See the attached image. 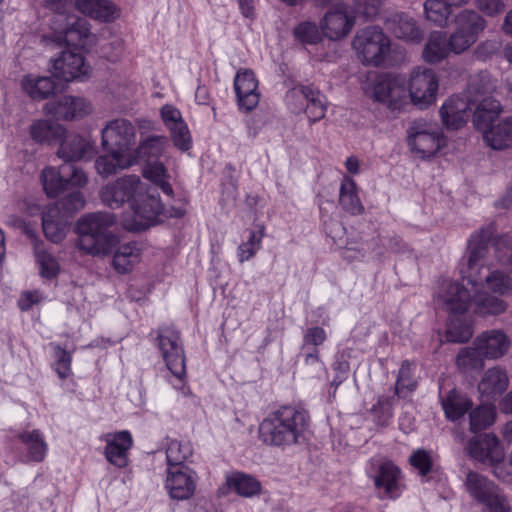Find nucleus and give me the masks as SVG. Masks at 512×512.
<instances>
[{
	"instance_id": "f257e3e1",
	"label": "nucleus",
	"mask_w": 512,
	"mask_h": 512,
	"mask_svg": "<svg viewBox=\"0 0 512 512\" xmlns=\"http://www.w3.org/2000/svg\"><path fill=\"white\" fill-rule=\"evenodd\" d=\"M101 201L112 209L128 204L134 212L131 230H141L152 225L163 207L158 197L149 193L148 186L139 176L129 174L104 185L100 190Z\"/></svg>"
},
{
	"instance_id": "f03ea898",
	"label": "nucleus",
	"mask_w": 512,
	"mask_h": 512,
	"mask_svg": "<svg viewBox=\"0 0 512 512\" xmlns=\"http://www.w3.org/2000/svg\"><path fill=\"white\" fill-rule=\"evenodd\" d=\"M306 410L285 405L270 412L259 425V439L268 446L288 447L300 442L309 426Z\"/></svg>"
},
{
	"instance_id": "7ed1b4c3",
	"label": "nucleus",
	"mask_w": 512,
	"mask_h": 512,
	"mask_svg": "<svg viewBox=\"0 0 512 512\" xmlns=\"http://www.w3.org/2000/svg\"><path fill=\"white\" fill-rule=\"evenodd\" d=\"M114 221L113 214L107 212H97L81 217L77 221L76 247L92 256L109 254L114 244V236L108 229Z\"/></svg>"
},
{
	"instance_id": "20e7f679",
	"label": "nucleus",
	"mask_w": 512,
	"mask_h": 512,
	"mask_svg": "<svg viewBox=\"0 0 512 512\" xmlns=\"http://www.w3.org/2000/svg\"><path fill=\"white\" fill-rule=\"evenodd\" d=\"M492 234L491 228L483 227L474 232L468 239L464 256L466 262L461 269V273L474 286L482 281V270L485 268L490 270L493 265L490 261L489 247Z\"/></svg>"
},
{
	"instance_id": "39448f33",
	"label": "nucleus",
	"mask_w": 512,
	"mask_h": 512,
	"mask_svg": "<svg viewBox=\"0 0 512 512\" xmlns=\"http://www.w3.org/2000/svg\"><path fill=\"white\" fill-rule=\"evenodd\" d=\"M353 48L365 65L379 66L390 51V39L376 26L358 31L353 39Z\"/></svg>"
},
{
	"instance_id": "423d86ee",
	"label": "nucleus",
	"mask_w": 512,
	"mask_h": 512,
	"mask_svg": "<svg viewBox=\"0 0 512 512\" xmlns=\"http://www.w3.org/2000/svg\"><path fill=\"white\" fill-rule=\"evenodd\" d=\"M456 29L451 33L448 44L451 53L459 55L467 51L485 29L486 20L475 10L464 9L455 16Z\"/></svg>"
},
{
	"instance_id": "0eeeda50",
	"label": "nucleus",
	"mask_w": 512,
	"mask_h": 512,
	"mask_svg": "<svg viewBox=\"0 0 512 512\" xmlns=\"http://www.w3.org/2000/svg\"><path fill=\"white\" fill-rule=\"evenodd\" d=\"M407 84L408 96L414 106L423 110L435 104L439 77L433 69L424 66L414 67Z\"/></svg>"
},
{
	"instance_id": "6e6552de",
	"label": "nucleus",
	"mask_w": 512,
	"mask_h": 512,
	"mask_svg": "<svg viewBox=\"0 0 512 512\" xmlns=\"http://www.w3.org/2000/svg\"><path fill=\"white\" fill-rule=\"evenodd\" d=\"M407 140L411 151L420 158L433 156L444 145L443 135L437 125L423 119L411 122Z\"/></svg>"
},
{
	"instance_id": "1a4fd4ad",
	"label": "nucleus",
	"mask_w": 512,
	"mask_h": 512,
	"mask_svg": "<svg viewBox=\"0 0 512 512\" xmlns=\"http://www.w3.org/2000/svg\"><path fill=\"white\" fill-rule=\"evenodd\" d=\"M157 346L167 368L177 378L186 375V359L180 332L170 326H162L157 332Z\"/></svg>"
},
{
	"instance_id": "9d476101",
	"label": "nucleus",
	"mask_w": 512,
	"mask_h": 512,
	"mask_svg": "<svg viewBox=\"0 0 512 512\" xmlns=\"http://www.w3.org/2000/svg\"><path fill=\"white\" fill-rule=\"evenodd\" d=\"M372 96L392 111H400L408 105V90L404 78L399 75L378 76L373 85Z\"/></svg>"
},
{
	"instance_id": "9b49d317",
	"label": "nucleus",
	"mask_w": 512,
	"mask_h": 512,
	"mask_svg": "<svg viewBox=\"0 0 512 512\" xmlns=\"http://www.w3.org/2000/svg\"><path fill=\"white\" fill-rule=\"evenodd\" d=\"M475 92H478V83L476 80H473L470 82L467 90L468 96L452 95L444 101L440 107L439 114L443 125L447 129L457 130L468 121L471 103L477 101L473 97Z\"/></svg>"
},
{
	"instance_id": "f8f14e48",
	"label": "nucleus",
	"mask_w": 512,
	"mask_h": 512,
	"mask_svg": "<svg viewBox=\"0 0 512 512\" xmlns=\"http://www.w3.org/2000/svg\"><path fill=\"white\" fill-rule=\"evenodd\" d=\"M136 126L125 118L109 121L102 129V145L129 154L136 144Z\"/></svg>"
},
{
	"instance_id": "ddd939ff",
	"label": "nucleus",
	"mask_w": 512,
	"mask_h": 512,
	"mask_svg": "<svg viewBox=\"0 0 512 512\" xmlns=\"http://www.w3.org/2000/svg\"><path fill=\"white\" fill-rule=\"evenodd\" d=\"M197 473L186 465L167 468L165 489L171 499L183 501L190 499L196 490Z\"/></svg>"
},
{
	"instance_id": "4468645a",
	"label": "nucleus",
	"mask_w": 512,
	"mask_h": 512,
	"mask_svg": "<svg viewBox=\"0 0 512 512\" xmlns=\"http://www.w3.org/2000/svg\"><path fill=\"white\" fill-rule=\"evenodd\" d=\"M469 455L489 466L495 467V475L502 477L500 472V464L504 459V450L499 439L493 434H483L473 438L468 445Z\"/></svg>"
},
{
	"instance_id": "2eb2a0df",
	"label": "nucleus",
	"mask_w": 512,
	"mask_h": 512,
	"mask_svg": "<svg viewBox=\"0 0 512 512\" xmlns=\"http://www.w3.org/2000/svg\"><path fill=\"white\" fill-rule=\"evenodd\" d=\"M354 26V17L348 14V7L339 3L330 8L320 21L322 34L330 40L346 37Z\"/></svg>"
},
{
	"instance_id": "dca6fc26",
	"label": "nucleus",
	"mask_w": 512,
	"mask_h": 512,
	"mask_svg": "<svg viewBox=\"0 0 512 512\" xmlns=\"http://www.w3.org/2000/svg\"><path fill=\"white\" fill-rule=\"evenodd\" d=\"M471 301L468 290L453 280H443L436 295L437 304L450 313H463Z\"/></svg>"
},
{
	"instance_id": "f3484780",
	"label": "nucleus",
	"mask_w": 512,
	"mask_h": 512,
	"mask_svg": "<svg viewBox=\"0 0 512 512\" xmlns=\"http://www.w3.org/2000/svg\"><path fill=\"white\" fill-rule=\"evenodd\" d=\"M53 75L66 82L82 79L89 73V65L85 63L84 57L76 50L63 51L60 57L53 60Z\"/></svg>"
},
{
	"instance_id": "a211bd4d",
	"label": "nucleus",
	"mask_w": 512,
	"mask_h": 512,
	"mask_svg": "<svg viewBox=\"0 0 512 512\" xmlns=\"http://www.w3.org/2000/svg\"><path fill=\"white\" fill-rule=\"evenodd\" d=\"M43 111L58 120H73L88 115L92 107L84 98L66 95L55 102L46 103Z\"/></svg>"
},
{
	"instance_id": "6ab92c4d",
	"label": "nucleus",
	"mask_w": 512,
	"mask_h": 512,
	"mask_svg": "<svg viewBox=\"0 0 512 512\" xmlns=\"http://www.w3.org/2000/svg\"><path fill=\"white\" fill-rule=\"evenodd\" d=\"M52 29L57 34L58 40H63L67 45H83L84 40L90 35V25L84 18L74 14L65 16V19L52 22Z\"/></svg>"
},
{
	"instance_id": "aec40b11",
	"label": "nucleus",
	"mask_w": 512,
	"mask_h": 512,
	"mask_svg": "<svg viewBox=\"0 0 512 512\" xmlns=\"http://www.w3.org/2000/svg\"><path fill=\"white\" fill-rule=\"evenodd\" d=\"M168 146V139L164 135H151L140 138L136 147H133L125 160L126 165H132L143 161L146 163L158 161Z\"/></svg>"
},
{
	"instance_id": "412c9836",
	"label": "nucleus",
	"mask_w": 512,
	"mask_h": 512,
	"mask_svg": "<svg viewBox=\"0 0 512 512\" xmlns=\"http://www.w3.org/2000/svg\"><path fill=\"white\" fill-rule=\"evenodd\" d=\"M474 345L486 360H497L507 354L511 340L503 330L491 329L480 333L474 339Z\"/></svg>"
},
{
	"instance_id": "4be33fe9",
	"label": "nucleus",
	"mask_w": 512,
	"mask_h": 512,
	"mask_svg": "<svg viewBox=\"0 0 512 512\" xmlns=\"http://www.w3.org/2000/svg\"><path fill=\"white\" fill-rule=\"evenodd\" d=\"M234 89L240 109L253 110L260 101L258 81L252 70L243 69L237 72L234 78Z\"/></svg>"
},
{
	"instance_id": "5701e85b",
	"label": "nucleus",
	"mask_w": 512,
	"mask_h": 512,
	"mask_svg": "<svg viewBox=\"0 0 512 512\" xmlns=\"http://www.w3.org/2000/svg\"><path fill=\"white\" fill-rule=\"evenodd\" d=\"M70 220L67 213H62L59 204L47 208L42 217L45 237L53 243H60L66 237L71 223Z\"/></svg>"
},
{
	"instance_id": "b1692460",
	"label": "nucleus",
	"mask_w": 512,
	"mask_h": 512,
	"mask_svg": "<svg viewBox=\"0 0 512 512\" xmlns=\"http://www.w3.org/2000/svg\"><path fill=\"white\" fill-rule=\"evenodd\" d=\"M58 143L57 156L65 162L79 161L92 156V143L79 134L68 133L65 130V136Z\"/></svg>"
},
{
	"instance_id": "393cba45",
	"label": "nucleus",
	"mask_w": 512,
	"mask_h": 512,
	"mask_svg": "<svg viewBox=\"0 0 512 512\" xmlns=\"http://www.w3.org/2000/svg\"><path fill=\"white\" fill-rule=\"evenodd\" d=\"M105 456L107 460L117 466L125 467L128 463V451L132 447V436L128 431L109 433L105 436Z\"/></svg>"
},
{
	"instance_id": "a878e982",
	"label": "nucleus",
	"mask_w": 512,
	"mask_h": 512,
	"mask_svg": "<svg viewBox=\"0 0 512 512\" xmlns=\"http://www.w3.org/2000/svg\"><path fill=\"white\" fill-rule=\"evenodd\" d=\"M508 386L509 376L507 371L500 366H494L484 372L477 388L482 398L493 400L502 395Z\"/></svg>"
},
{
	"instance_id": "bb28decb",
	"label": "nucleus",
	"mask_w": 512,
	"mask_h": 512,
	"mask_svg": "<svg viewBox=\"0 0 512 512\" xmlns=\"http://www.w3.org/2000/svg\"><path fill=\"white\" fill-rule=\"evenodd\" d=\"M75 8L99 22H111L120 15L119 8L110 0H75Z\"/></svg>"
},
{
	"instance_id": "cd10ccee",
	"label": "nucleus",
	"mask_w": 512,
	"mask_h": 512,
	"mask_svg": "<svg viewBox=\"0 0 512 512\" xmlns=\"http://www.w3.org/2000/svg\"><path fill=\"white\" fill-rule=\"evenodd\" d=\"M374 482L378 489H383L385 497H398L401 490V471L393 462L385 460L380 464Z\"/></svg>"
},
{
	"instance_id": "c85d7f7f",
	"label": "nucleus",
	"mask_w": 512,
	"mask_h": 512,
	"mask_svg": "<svg viewBox=\"0 0 512 512\" xmlns=\"http://www.w3.org/2000/svg\"><path fill=\"white\" fill-rule=\"evenodd\" d=\"M446 33L433 31L423 47L422 59L428 64H438L450 55Z\"/></svg>"
},
{
	"instance_id": "c756f323",
	"label": "nucleus",
	"mask_w": 512,
	"mask_h": 512,
	"mask_svg": "<svg viewBox=\"0 0 512 512\" xmlns=\"http://www.w3.org/2000/svg\"><path fill=\"white\" fill-rule=\"evenodd\" d=\"M29 132L36 143L51 145L65 136V127L49 120L38 119L32 122Z\"/></svg>"
},
{
	"instance_id": "7c9ffc66",
	"label": "nucleus",
	"mask_w": 512,
	"mask_h": 512,
	"mask_svg": "<svg viewBox=\"0 0 512 512\" xmlns=\"http://www.w3.org/2000/svg\"><path fill=\"white\" fill-rule=\"evenodd\" d=\"M390 29L395 37L406 42L420 43L423 31L413 17L401 13L394 16Z\"/></svg>"
},
{
	"instance_id": "2f4dec72",
	"label": "nucleus",
	"mask_w": 512,
	"mask_h": 512,
	"mask_svg": "<svg viewBox=\"0 0 512 512\" xmlns=\"http://www.w3.org/2000/svg\"><path fill=\"white\" fill-rule=\"evenodd\" d=\"M339 204L344 211L353 216L361 215L364 212V206L357 193V184L348 175H345L341 181Z\"/></svg>"
},
{
	"instance_id": "473e14b6",
	"label": "nucleus",
	"mask_w": 512,
	"mask_h": 512,
	"mask_svg": "<svg viewBox=\"0 0 512 512\" xmlns=\"http://www.w3.org/2000/svg\"><path fill=\"white\" fill-rule=\"evenodd\" d=\"M441 405L446 418L456 421L472 408L473 403L466 395L452 389L442 397Z\"/></svg>"
},
{
	"instance_id": "72a5a7b5",
	"label": "nucleus",
	"mask_w": 512,
	"mask_h": 512,
	"mask_svg": "<svg viewBox=\"0 0 512 512\" xmlns=\"http://www.w3.org/2000/svg\"><path fill=\"white\" fill-rule=\"evenodd\" d=\"M474 311L479 315H500L504 313L508 304L497 294H490L488 291L479 290L473 296Z\"/></svg>"
},
{
	"instance_id": "f704fd0d",
	"label": "nucleus",
	"mask_w": 512,
	"mask_h": 512,
	"mask_svg": "<svg viewBox=\"0 0 512 512\" xmlns=\"http://www.w3.org/2000/svg\"><path fill=\"white\" fill-rule=\"evenodd\" d=\"M483 139L494 150L512 146V117L500 121L483 133Z\"/></svg>"
},
{
	"instance_id": "c9c22d12",
	"label": "nucleus",
	"mask_w": 512,
	"mask_h": 512,
	"mask_svg": "<svg viewBox=\"0 0 512 512\" xmlns=\"http://www.w3.org/2000/svg\"><path fill=\"white\" fill-rule=\"evenodd\" d=\"M501 112L500 103L492 98H484L476 107L473 115L475 127L482 131L489 130L493 122L498 118Z\"/></svg>"
},
{
	"instance_id": "e433bc0d",
	"label": "nucleus",
	"mask_w": 512,
	"mask_h": 512,
	"mask_svg": "<svg viewBox=\"0 0 512 512\" xmlns=\"http://www.w3.org/2000/svg\"><path fill=\"white\" fill-rule=\"evenodd\" d=\"M140 256L141 250L135 243L122 244L114 253L112 261L113 267L121 274L128 273L139 263Z\"/></svg>"
},
{
	"instance_id": "4c0bfd02",
	"label": "nucleus",
	"mask_w": 512,
	"mask_h": 512,
	"mask_svg": "<svg viewBox=\"0 0 512 512\" xmlns=\"http://www.w3.org/2000/svg\"><path fill=\"white\" fill-rule=\"evenodd\" d=\"M142 175L157 186L165 195L170 197L174 195L173 188L169 182L170 175L162 162L153 161L146 163L142 169Z\"/></svg>"
},
{
	"instance_id": "58836bf2",
	"label": "nucleus",
	"mask_w": 512,
	"mask_h": 512,
	"mask_svg": "<svg viewBox=\"0 0 512 512\" xmlns=\"http://www.w3.org/2000/svg\"><path fill=\"white\" fill-rule=\"evenodd\" d=\"M226 484L242 497H253L261 492V483L253 476L234 472L226 477Z\"/></svg>"
},
{
	"instance_id": "ea45409f",
	"label": "nucleus",
	"mask_w": 512,
	"mask_h": 512,
	"mask_svg": "<svg viewBox=\"0 0 512 512\" xmlns=\"http://www.w3.org/2000/svg\"><path fill=\"white\" fill-rule=\"evenodd\" d=\"M109 154L99 156L95 161V168L99 175L108 177L116 174L118 170H123L132 167L126 165V159L129 154L121 153L115 149H106Z\"/></svg>"
},
{
	"instance_id": "a19ab883",
	"label": "nucleus",
	"mask_w": 512,
	"mask_h": 512,
	"mask_svg": "<svg viewBox=\"0 0 512 512\" xmlns=\"http://www.w3.org/2000/svg\"><path fill=\"white\" fill-rule=\"evenodd\" d=\"M464 485L469 496L476 502L481 503L496 484L486 476L470 471L466 475Z\"/></svg>"
},
{
	"instance_id": "79ce46f5",
	"label": "nucleus",
	"mask_w": 512,
	"mask_h": 512,
	"mask_svg": "<svg viewBox=\"0 0 512 512\" xmlns=\"http://www.w3.org/2000/svg\"><path fill=\"white\" fill-rule=\"evenodd\" d=\"M22 87L35 100L48 98L56 88L52 78L32 76H27L22 80Z\"/></svg>"
},
{
	"instance_id": "37998d69",
	"label": "nucleus",
	"mask_w": 512,
	"mask_h": 512,
	"mask_svg": "<svg viewBox=\"0 0 512 512\" xmlns=\"http://www.w3.org/2000/svg\"><path fill=\"white\" fill-rule=\"evenodd\" d=\"M19 439L27 448V455L32 461L41 462L47 452V444L39 430L26 431L19 434Z\"/></svg>"
},
{
	"instance_id": "c03bdc74",
	"label": "nucleus",
	"mask_w": 512,
	"mask_h": 512,
	"mask_svg": "<svg viewBox=\"0 0 512 512\" xmlns=\"http://www.w3.org/2000/svg\"><path fill=\"white\" fill-rule=\"evenodd\" d=\"M486 358L480 353L474 342L471 346L462 348L456 357V365L463 373L479 370L484 367Z\"/></svg>"
},
{
	"instance_id": "a18cd8bd",
	"label": "nucleus",
	"mask_w": 512,
	"mask_h": 512,
	"mask_svg": "<svg viewBox=\"0 0 512 512\" xmlns=\"http://www.w3.org/2000/svg\"><path fill=\"white\" fill-rule=\"evenodd\" d=\"M485 287L499 296H508L512 293V276L498 269L488 270L484 277Z\"/></svg>"
},
{
	"instance_id": "49530a36",
	"label": "nucleus",
	"mask_w": 512,
	"mask_h": 512,
	"mask_svg": "<svg viewBox=\"0 0 512 512\" xmlns=\"http://www.w3.org/2000/svg\"><path fill=\"white\" fill-rule=\"evenodd\" d=\"M414 368L415 365L413 363L407 360L402 362L395 385L397 396L405 398L416 389L417 380L413 373Z\"/></svg>"
},
{
	"instance_id": "de8ad7c7",
	"label": "nucleus",
	"mask_w": 512,
	"mask_h": 512,
	"mask_svg": "<svg viewBox=\"0 0 512 512\" xmlns=\"http://www.w3.org/2000/svg\"><path fill=\"white\" fill-rule=\"evenodd\" d=\"M41 182L47 196L56 197L66 189L65 179L55 167H45L41 172Z\"/></svg>"
},
{
	"instance_id": "09e8293b",
	"label": "nucleus",
	"mask_w": 512,
	"mask_h": 512,
	"mask_svg": "<svg viewBox=\"0 0 512 512\" xmlns=\"http://www.w3.org/2000/svg\"><path fill=\"white\" fill-rule=\"evenodd\" d=\"M470 430L474 433L481 431L496 420V410L493 406L480 405L471 410L469 414Z\"/></svg>"
},
{
	"instance_id": "8fccbe9b",
	"label": "nucleus",
	"mask_w": 512,
	"mask_h": 512,
	"mask_svg": "<svg viewBox=\"0 0 512 512\" xmlns=\"http://www.w3.org/2000/svg\"><path fill=\"white\" fill-rule=\"evenodd\" d=\"M424 13L429 21L443 26L451 15V8L445 0H426L424 2Z\"/></svg>"
},
{
	"instance_id": "3c124183",
	"label": "nucleus",
	"mask_w": 512,
	"mask_h": 512,
	"mask_svg": "<svg viewBox=\"0 0 512 512\" xmlns=\"http://www.w3.org/2000/svg\"><path fill=\"white\" fill-rule=\"evenodd\" d=\"M305 112L312 122L321 120L326 114L325 96L315 87L312 88V97L307 98Z\"/></svg>"
},
{
	"instance_id": "603ef678",
	"label": "nucleus",
	"mask_w": 512,
	"mask_h": 512,
	"mask_svg": "<svg viewBox=\"0 0 512 512\" xmlns=\"http://www.w3.org/2000/svg\"><path fill=\"white\" fill-rule=\"evenodd\" d=\"M191 455L192 449L189 444H183L177 440H171L166 449L168 467L184 465V461Z\"/></svg>"
},
{
	"instance_id": "864d4df0",
	"label": "nucleus",
	"mask_w": 512,
	"mask_h": 512,
	"mask_svg": "<svg viewBox=\"0 0 512 512\" xmlns=\"http://www.w3.org/2000/svg\"><path fill=\"white\" fill-rule=\"evenodd\" d=\"M480 504H482L489 512L510 511L508 498L497 485L494 486L489 495L485 497Z\"/></svg>"
},
{
	"instance_id": "5fc2aeb1",
	"label": "nucleus",
	"mask_w": 512,
	"mask_h": 512,
	"mask_svg": "<svg viewBox=\"0 0 512 512\" xmlns=\"http://www.w3.org/2000/svg\"><path fill=\"white\" fill-rule=\"evenodd\" d=\"M480 504H482L489 512L510 511L508 498L497 485L494 486L489 495L485 497Z\"/></svg>"
},
{
	"instance_id": "6e6d98bb",
	"label": "nucleus",
	"mask_w": 512,
	"mask_h": 512,
	"mask_svg": "<svg viewBox=\"0 0 512 512\" xmlns=\"http://www.w3.org/2000/svg\"><path fill=\"white\" fill-rule=\"evenodd\" d=\"M311 85H296L291 88L285 96L287 105L294 111L302 110L307 102L308 97H312Z\"/></svg>"
},
{
	"instance_id": "4d7b16f0",
	"label": "nucleus",
	"mask_w": 512,
	"mask_h": 512,
	"mask_svg": "<svg viewBox=\"0 0 512 512\" xmlns=\"http://www.w3.org/2000/svg\"><path fill=\"white\" fill-rule=\"evenodd\" d=\"M293 34L303 44H316L321 40L318 26L311 21H304L296 25Z\"/></svg>"
},
{
	"instance_id": "13d9d810",
	"label": "nucleus",
	"mask_w": 512,
	"mask_h": 512,
	"mask_svg": "<svg viewBox=\"0 0 512 512\" xmlns=\"http://www.w3.org/2000/svg\"><path fill=\"white\" fill-rule=\"evenodd\" d=\"M393 398L388 396H381L371 409L374 421L378 425H387L393 416Z\"/></svg>"
},
{
	"instance_id": "bf43d9fd",
	"label": "nucleus",
	"mask_w": 512,
	"mask_h": 512,
	"mask_svg": "<svg viewBox=\"0 0 512 512\" xmlns=\"http://www.w3.org/2000/svg\"><path fill=\"white\" fill-rule=\"evenodd\" d=\"M263 232L251 231L247 242L238 246L237 256L241 263L251 259L256 252L261 248Z\"/></svg>"
},
{
	"instance_id": "052dcab7",
	"label": "nucleus",
	"mask_w": 512,
	"mask_h": 512,
	"mask_svg": "<svg viewBox=\"0 0 512 512\" xmlns=\"http://www.w3.org/2000/svg\"><path fill=\"white\" fill-rule=\"evenodd\" d=\"M55 350V370L61 379L67 378L71 374V354L59 345H54Z\"/></svg>"
},
{
	"instance_id": "680f3d73",
	"label": "nucleus",
	"mask_w": 512,
	"mask_h": 512,
	"mask_svg": "<svg viewBox=\"0 0 512 512\" xmlns=\"http://www.w3.org/2000/svg\"><path fill=\"white\" fill-rule=\"evenodd\" d=\"M43 6L56 15L53 21H62L65 16L71 15L75 2L73 0H43Z\"/></svg>"
},
{
	"instance_id": "e2e57ef3",
	"label": "nucleus",
	"mask_w": 512,
	"mask_h": 512,
	"mask_svg": "<svg viewBox=\"0 0 512 512\" xmlns=\"http://www.w3.org/2000/svg\"><path fill=\"white\" fill-rule=\"evenodd\" d=\"M36 256L40 264V273L43 277L53 278L58 274V262L51 254L45 251H37Z\"/></svg>"
},
{
	"instance_id": "0e129e2a",
	"label": "nucleus",
	"mask_w": 512,
	"mask_h": 512,
	"mask_svg": "<svg viewBox=\"0 0 512 512\" xmlns=\"http://www.w3.org/2000/svg\"><path fill=\"white\" fill-rule=\"evenodd\" d=\"M472 334V329L467 324L451 321L448 325L447 337L452 342H466L471 338Z\"/></svg>"
},
{
	"instance_id": "69168bd1",
	"label": "nucleus",
	"mask_w": 512,
	"mask_h": 512,
	"mask_svg": "<svg viewBox=\"0 0 512 512\" xmlns=\"http://www.w3.org/2000/svg\"><path fill=\"white\" fill-rule=\"evenodd\" d=\"M173 143L179 149L186 151L191 147V136L185 122H178V125L169 129Z\"/></svg>"
},
{
	"instance_id": "338daca9",
	"label": "nucleus",
	"mask_w": 512,
	"mask_h": 512,
	"mask_svg": "<svg viewBox=\"0 0 512 512\" xmlns=\"http://www.w3.org/2000/svg\"><path fill=\"white\" fill-rule=\"evenodd\" d=\"M58 204L61 208L62 213H67L71 218L74 212L79 211L84 207L85 198L83 193L77 191L69 194Z\"/></svg>"
},
{
	"instance_id": "774afa93",
	"label": "nucleus",
	"mask_w": 512,
	"mask_h": 512,
	"mask_svg": "<svg viewBox=\"0 0 512 512\" xmlns=\"http://www.w3.org/2000/svg\"><path fill=\"white\" fill-rule=\"evenodd\" d=\"M494 246L498 261L503 265L512 266V238L502 236L495 242Z\"/></svg>"
}]
</instances>
